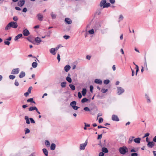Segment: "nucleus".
Segmentation results:
<instances>
[{"label":"nucleus","mask_w":156,"mask_h":156,"mask_svg":"<svg viewBox=\"0 0 156 156\" xmlns=\"http://www.w3.org/2000/svg\"><path fill=\"white\" fill-rule=\"evenodd\" d=\"M119 150L120 153L122 154H124L128 151L127 148L126 147H120Z\"/></svg>","instance_id":"obj_1"},{"label":"nucleus","mask_w":156,"mask_h":156,"mask_svg":"<svg viewBox=\"0 0 156 156\" xmlns=\"http://www.w3.org/2000/svg\"><path fill=\"white\" fill-rule=\"evenodd\" d=\"M124 90L122 87H117V93L119 95L121 94L124 92Z\"/></svg>","instance_id":"obj_2"},{"label":"nucleus","mask_w":156,"mask_h":156,"mask_svg":"<svg viewBox=\"0 0 156 156\" xmlns=\"http://www.w3.org/2000/svg\"><path fill=\"white\" fill-rule=\"evenodd\" d=\"M23 33L25 36H28L30 34V32L29 30L25 27L23 28Z\"/></svg>","instance_id":"obj_3"},{"label":"nucleus","mask_w":156,"mask_h":156,"mask_svg":"<svg viewBox=\"0 0 156 156\" xmlns=\"http://www.w3.org/2000/svg\"><path fill=\"white\" fill-rule=\"evenodd\" d=\"M20 72V69L19 68L13 69L11 73L12 74H18Z\"/></svg>","instance_id":"obj_4"},{"label":"nucleus","mask_w":156,"mask_h":156,"mask_svg":"<svg viewBox=\"0 0 156 156\" xmlns=\"http://www.w3.org/2000/svg\"><path fill=\"white\" fill-rule=\"evenodd\" d=\"M11 23V27L14 28H16L18 27L17 23L14 21H12L9 23Z\"/></svg>","instance_id":"obj_5"},{"label":"nucleus","mask_w":156,"mask_h":156,"mask_svg":"<svg viewBox=\"0 0 156 156\" xmlns=\"http://www.w3.org/2000/svg\"><path fill=\"white\" fill-rule=\"evenodd\" d=\"M87 144V142L86 141L84 144H80V149L81 150H84Z\"/></svg>","instance_id":"obj_6"},{"label":"nucleus","mask_w":156,"mask_h":156,"mask_svg":"<svg viewBox=\"0 0 156 156\" xmlns=\"http://www.w3.org/2000/svg\"><path fill=\"white\" fill-rule=\"evenodd\" d=\"M37 17L38 20L40 21H42L43 19V16L41 13H38L37 15Z\"/></svg>","instance_id":"obj_7"},{"label":"nucleus","mask_w":156,"mask_h":156,"mask_svg":"<svg viewBox=\"0 0 156 156\" xmlns=\"http://www.w3.org/2000/svg\"><path fill=\"white\" fill-rule=\"evenodd\" d=\"M112 120L115 121H118L119 120V119L118 116L115 115H112Z\"/></svg>","instance_id":"obj_8"},{"label":"nucleus","mask_w":156,"mask_h":156,"mask_svg":"<svg viewBox=\"0 0 156 156\" xmlns=\"http://www.w3.org/2000/svg\"><path fill=\"white\" fill-rule=\"evenodd\" d=\"M155 145V143L153 141H150L148 142L147 144V146L149 148H152Z\"/></svg>","instance_id":"obj_9"},{"label":"nucleus","mask_w":156,"mask_h":156,"mask_svg":"<svg viewBox=\"0 0 156 156\" xmlns=\"http://www.w3.org/2000/svg\"><path fill=\"white\" fill-rule=\"evenodd\" d=\"M94 83L96 84H101L102 82V80L101 79H96L94 80Z\"/></svg>","instance_id":"obj_10"},{"label":"nucleus","mask_w":156,"mask_h":156,"mask_svg":"<svg viewBox=\"0 0 156 156\" xmlns=\"http://www.w3.org/2000/svg\"><path fill=\"white\" fill-rule=\"evenodd\" d=\"M50 52L53 55H55L56 54V52L55 50V48H52L50 49L49 50Z\"/></svg>","instance_id":"obj_11"},{"label":"nucleus","mask_w":156,"mask_h":156,"mask_svg":"<svg viewBox=\"0 0 156 156\" xmlns=\"http://www.w3.org/2000/svg\"><path fill=\"white\" fill-rule=\"evenodd\" d=\"M25 0H22L20 1L18 3V5L19 6H22L25 3Z\"/></svg>","instance_id":"obj_12"},{"label":"nucleus","mask_w":156,"mask_h":156,"mask_svg":"<svg viewBox=\"0 0 156 156\" xmlns=\"http://www.w3.org/2000/svg\"><path fill=\"white\" fill-rule=\"evenodd\" d=\"M141 138L140 137L136 138L133 140L137 144H139L140 143Z\"/></svg>","instance_id":"obj_13"},{"label":"nucleus","mask_w":156,"mask_h":156,"mask_svg":"<svg viewBox=\"0 0 156 156\" xmlns=\"http://www.w3.org/2000/svg\"><path fill=\"white\" fill-rule=\"evenodd\" d=\"M106 3V0H101L100 4V7H102L103 6V8H104V5H105V3Z\"/></svg>","instance_id":"obj_14"},{"label":"nucleus","mask_w":156,"mask_h":156,"mask_svg":"<svg viewBox=\"0 0 156 156\" xmlns=\"http://www.w3.org/2000/svg\"><path fill=\"white\" fill-rule=\"evenodd\" d=\"M65 21L69 24H71L72 23V20H71V19L68 18H65Z\"/></svg>","instance_id":"obj_15"},{"label":"nucleus","mask_w":156,"mask_h":156,"mask_svg":"<svg viewBox=\"0 0 156 156\" xmlns=\"http://www.w3.org/2000/svg\"><path fill=\"white\" fill-rule=\"evenodd\" d=\"M70 66L69 65H67L66 66L64 67L65 71L66 72H68L70 69Z\"/></svg>","instance_id":"obj_16"},{"label":"nucleus","mask_w":156,"mask_h":156,"mask_svg":"<svg viewBox=\"0 0 156 156\" xmlns=\"http://www.w3.org/2000/svg\"><path fill=\"white\" fill-rule=\"evenodd\" d=\"M35 41L36 43H38L37 44H39L41 42V39L39 37H37L35 38Z\"/></svg>","instance_id":"obj_17"},{"label":"nucleus","mask_w":156,"mask_h":156,"mask_svg":"<svg viewBox=\"0 0 156 156\" xmlns=\"http://www.w3.org/2000/svg\"><path fill=\"white\" fill-rule=\"evenodd\" d=\"M23 36V35L21 34H18L17 36L15 37L14 39V40L16 41L20 38H21Z\"/></svg>","instance_id":"obj_18"},{"label":"nucleus","mask_w":156,"mask_h":156,"mask_svg":"<svg viewBox=\"0 0 156 156\" xmlns=\"http://www.w3.org/2000/svg\"><path fill=\"white\" fill-rule=\"evenodd\" d=\"M25 76V73L23 71H22L20 72L19 75V77L20 78H22L23 77H24Z\"/></svg>","instance_id":"obj_19"},{"label":"nucleus","mask_w":156,"mask_h":156,"mask_svg":"<svg viewBox=\"0 0 156 156\" xmlns=\"http://www.w3.org/2000/svg\"><path fill=\"white\" fill-rule=\"evenodd\" d=\"M37 108L35 106L31 107H30L29 108V111H33L34 110L37 111Z\"/></svg>","instance_id":"obj_20"},{"label":"nucleus","mask_w":156,"mask_h":156,"mask_svg":"<svg viewBox=\"0 0 156 156\" xmlns=\"http://www.w3.org/2000/svg\"><path fill=\"white\" fill-rule=\"evenodd\" d=\"M11 23H9L5 27V30H9L11 28Z\"/></svg>","instance_id":"obj_21"},{"label":"nucleus","mask_w":156,"mask_h":156,"mask_svg":"<svg viewBox=\"0 0 156 156\" xmlns=\"http://www.w3.org/2000/svg\"><path fill=\"white\" fill-rule=\"evenodd\" d=\"M56 145L54 143H52L51 144L50 149L52 150H54L55 148Z\"/></svg>","instance_id":"obj_22"},{"label":"nucleus","mask_w":156,"mask_h":156,"mask_svg":"<svg viewBox=\"0 0 156 156\" xmlns=\"http://www.w3.org/2000/svg\"><path fill=\"white\" fill-rule=\"evenodd\" d=\"M87 93V90L85 88H83L82 91V94L84 96H85Z\"/></svg>","instance_id":"obj_23"},{"label":"nucleus","mask_w":156,"mask_h":156,"mask_svg":"<svg viewBox=\"0 0 156 156\" xmlns=\"http://www.w3.org/2000/svg\"><path fill=\"white\" fill-rule=\"evenodd\" d=\"M76 105V102L75 101H73L70 103V105L73 107V106H75Z\"/></svg>","instance_id":"obj_24"},{"label":"nucleus","mask_w":156,"mask_h":156,"mask_svg":"<svg viewBox=\"0 0 156 156\" xmlns=\"http://www.w3.org/2000/svg\"><path fill=\"white\" fill-rule=\"evenodd\" d=\"M42 151L44 153V154L46 156H47L48 155V152L47 150L45 148H43L42 149Z\"/></svg>","instance_id":"obj_25"},{"label":"nucleus","mask_w":156,"mask_h":156,"mask_svg":"<svg viewBox=\"0 0 156 156\" xmlns=\"http://www.w3.org/2000/svg\"><path fill=\"white\" fill-rule=\"evenodd\" d=\"M51 15L52 19H55L56 18V14H54V12H52L51 13Z\"/></svg>","instance_id":"obj_26"},{"label":"nucleus","mask_w":156,"mask_h":156,"mask_svg":"<svg viewBox=\"0 0 156 156\" xmlns=\"http://www.w3.org/2000/svg\"><path fill=\"white\" fill-rule=\"evenodd\" d=\"M25 119L26 121V122L27 124H29L30 123V122L29 119V118L27 116H25Z\"/></svg>","instance_id":"obj_27"},{"label":"nucleus","mask_w":156,"mask_h":156,"mask_svg":"<svg viewBox=\"0 0 156 156\" xmlns=\"http://www.w3.org/2000/svg\"><path fill=\"white\" fill-rule=\"evenodd\" d=\"M27 102H30L31 103H35V102L34 101H33V98H30L27 100Z\"/></svg>","instance_id":"obj_28"},{"label":"nucleus","mask_w":156,"mask_h":156,"mask_svg":"<svg viewBox=\"0 0 156 156\" xmlns=\"http://www.w3.org/2000/svg\"><path fill=\"white\" fill-rule=\"evenodd\" d=\"M101 150L102 152L105 153H107L108 152V149L105 147L102 148Z\"/></svg>","instance_id":"obj_29"},{"label":"nucleus","mask_w":156,"mask_h":156,"mask_svg":"<svg viewBox=\"0 0 156 156\" xmlns=\"http://www.w3.org/2000/svg\"><path fill=\"white\" fill-rule=\"evenodd\" d=\"M69 87L71 89L73 90H74L75 89V86L73 84H69Z\"/></svg>","instance_id":"obj_30"},{"label":"nucleus","mask_w":156,"mask_h":156,"mask_svg":"<svg viewBox=\"0 0 156 156\" xmlns=\"http://www.w3.org/2000/svg\"><path fill=\"white\" fill-rule=\"evenodd\" d=\"M37 66V63L36 62H33L32 64V66L33 68H36Z\"/></svg>","instance_id":"obj_31"},{"label":"nucleus","mask_w":156,"mask_h":156,"mask_svg":"<svg viewBox=\"0 0 156 156\" xmlns=\"http://www.w3.org/2000/svg\"><path fill=\"white\" fill-rule=\"evenodd\" d=\"M66 80L69 83H71L72 82V79L69 76H67L66 78Z\"/></svg>","instance_id":"obj_32"},{"label":"nucleus","mask_w":156,"mask_h":156,"mask_svg":"<svg viewBox=\"0 0 156 156\" xmlns=\"http://www.w3.org/2000/svg\"><path fill=\"white\" fill-rule=\"evenodd\" d=\"M66 82H62L61 83V85L62 87H65L66 86Z\"/></svg>","instance_id":"obj_33"},{"label":"nucleus","mask_w":156,"mask_h":156,"mask_svg":"<svg viewBox=\"0 0 156 156\" xmlns=\"http://www.w3.org/2000/svg\"><path fill=\"white\" fill-rule=\"evenodd\" d=\"M88 99L86 98H84L81 100V102L82 103H84L88 101Z\"/></svg>","instance_id":"obj_34"},{"label":"nucleus","mask_w":156,"mask_h":156,"mask_svg":"<svg viewBox=\"0 0 156 156\" xmlns=\"http://www.w3.org/2000/svg\"><path fill=\"white\" fill-rule=\"evenodd\" d=\"M110 4L109 3H105V5H104V8L108 7L110 6Z\"/></svg>","instance_id":"obj_35"},{"label":"nucleus","mask_w":156,"mask_h":156,"mask_svg":"<svg viewBox=\"0 0 156 156\" xmlns=\"http://www.w3.org/2000/svg\"><path fill=\"white\" fill-rule=\"evenodd\" d=\"M134 138V136H131L130 137L129 139V141H128V143H131L132 141H133V139Z\"/></svg>","instance_id":"obj_36"},{"label":"nucleus","mask_w":156,"mask_h":156,"mask_svg":"<svg viewBox=\"0 0 156 156\" xmlns=\"http://www.w3.org/2000/svg\"><path fill=\"white\" fill-rule=\"evenodd\" d=\"M108 90V89H105L104 88H102L101 89V91L103 93H105Z\"/></svg>","instance_id":"obj_37"},{"label":"nucleus","mask_w":156,"mask_h":156,"mask_svg":"<svg viewBox=\"0 0 156 156\" xmlns=\"http://www.w3.org/2000/svg\"><path fill=\"white\" fill-rule=\"evenodd\" d=\"M45 145L46 146H49L50 145V143L49 141H48V140H46L45 141Z\"/></svg>","instance_id":"obj_38"},{"label":"nucleus","mask_w":156,"mask_h":156,"mask_svg":"<svg viewBox=\"0 0 156 156\" xmlns=\"http://www.w3.org/2000/svg\"><path fill=\"white\" fill-rule=\"evenodd\" d=\"M110 82V81L108 80H106L104 81V83L105 84H108Z\"/></svg>","instance_id":"obj_39"},{"label":"nucleus","mask_w":156,"mask_h":156,"mask_svg":"<svg viewBox=\"0 0 156 156\" xmlns=\"http://www.w3.org/2000/svg\"><path fill=\"white\" fill-rule=\"evenodd\" d=\"M136 76L139 70L138 66L137 65H136Z\"/></svg>","instance_id":"obj_40"},{"label":"nucleus","mask_w":156,"mask_h":156,"mask_svg":"<svg viewBox=\"0 0 156 156\" xmlns=\"http://www.w3.org/2000/svg\"><path fill=\"white\" fill-rule=\"evenodd\" d=\"M88 32L90 34H93L94 33V30L93 29H92L89 30Z\"/></svg>","instance_id":"obj_41"},{"label":"nucleus","mask_w":156,"mask_h":156,"mask_svg":"<svg viewBox=\"0 0 156 156\" xmlns=\"http://www.w3.org/2000/svg\"><path fill=\"white\" fill-rule=\"evenodd\" d=\"M123 17L122 16V15H120L119 16V22L120 21L122 20H123Z\"/></svg>","instance_id":"obj_42"},{"label":"nucleus","mask_w":156,"mask_h":156,"mask_svg":"<svg viewBox=\"0 0 156 156\" xmlns=\"http://www.w3.org/2000/svg\"><path fill=\"white\" fill-rule=\"evenodd\" d=\"M9 77L10 79L13 80L15 78V76L12 75H10L9 76Z\"/></svg>","instance_id":"obj_43"},{"label":"nucleus","mask_w":156,"mask_h":156,"mask_svg":"<svg viewBox=\"0 0 156 156\" xmlns=\"http://www.w3.org/2000/svg\"><path fill=\"white\" fill-rule=\"evenodd\" d=\"M63 37L65 39L67 40L70 38V36L69 35H65L63 36Z\"/></svg>","instance_id":"obj_44"},{"label":"nucleus","mask_w":156,"mask_h":156,"mask_svg":"<svg viewBox=\"0 0 156 156\" xmlns=\"http://www.w3.org/2000/svg\"><path fill=\"white\" fill-rule=\"evenodd\" d=\"M103 121V119L102 118L100 117L99 119L98 122L99 123H101Z\"/></svg>","instance_id":"obj_45"},{"label":"nucleus","mask_w":156,"mask_h":156,"mask_svg":"<svg viewBox=\"0 0 156 156\" xmlns=\"http://www.w3.org/2000/svg\"><path fill=\"white\" fill-rule=\"evenodd\" d=\"M83 110L86 111H90V109L87 107H85L83 108Z\"/></svg>","instance_id":"obj_46"},{"label":"nucleus","mask_w":156,"mask_h":156,"mask_svg":"<svg viewBox=\"0 0 156 156\" xmlns=\"http://www.w3.org/2000/svg\"><path fill=\"white\" fill-rule=\"evenodd\" d=\"M72 108H73V109L74 110H77L79 108V107H78V106H76V105L75 106H73V107Z\"/></svg>","instance_id":"obj_47"},{"label":"nucleus","mask_w":156,"mask_h":156,"mask_svg":"<svg viewBox=\"0 0 156 156\" xmlns=\"http://www.w3.org/2000/svg\"><path fill=\"white\" fill-rule=\"evenodd\" d=\"M14 84L16 86H18L19 85V83L16 80L15 81Z\"/></svg>","instance_id":"obj_48"},{"label":"nucleus","mask_w":156,"mask_h":156,"mask_svg":"<svg viewBox=\"0 0 156 156\" xmlns=\"http://www.w3.org/2000/svg\"><path fill=\"white\" fill-rule=\"evenodd\" d=\"M30 122L31 123H35V122L34 120L32 118H30Z\"/></svg>","instance_id":"obj_49"},{"label":"nucleus","mask_w":156,"mask_h":156,"mask_svg":"<svg viewBox=\"0 0 156 156\" xmlns=\"http://www.w3.org/2000/svg\"><path fill=\"white\" fill-rule=\"evenodd\" d=\"M30 130L28 128H26L25 130V133H30Z\"/></svg>","instance_id":"obj_50"},{"label":"nucleus","mask_w":156,"mask_h":156,"mask_svg":"<svg viewBox=\"0 0 156 156\" xmlns=\"http://www.w3.org/2000/svg\"><path fill=\"white\" fill-rule=\"evenodd\" d=\"M32 88V87H29L28 89L27 92L29 93H31V91Z\"/></svg>","instance_id":"obj_51"},{"label":"nucleus","mask_w":156,"mask_h":156,"mask_svg":"<svg viewBox=\"0 0 156 156\" xmlns=\"http://www.w3.org/2000/svg\"><path fill=\"white\" fill-rule=\"evenodd\" d=\"M13 19L15 21H17L18 20V19L17 16H15L13 17Z\"/></svg>","instance_id":"obj_52"},{"label":"nucleus","mask_w":156,"mask_h":156,"mask_svg":"<svg viewBox=\"0 0 156 156\" xmlns=\"http://www.w3.org/2000/svg\"><path fill=\"white\" fill-rule=\"evenodd\" d=\"M78 97L80 99L81 98H82V96L81 93L80 92H79L78 93Z\"/></svg>","instance_id":"obj_53"},{"label":"nucleus","mask_w":156,"mask_h":156,"mask_svg":"<svg viewBox=\"0 0 156 156\" xmlns=\"http://www.w3.org/2000/svg\"><path fill=\"white\" fill-rule=\"evenodd\" d=\"M4 43H5V45H9L10 44V42L9 41H5Z\"/></svg>","instance_id":"obj_54"},{"label":"nucleus","mask_w":156,"mask_h":156,"mask_svg":"<svg viewBox=\"0 0 156 156\" xmlns=\"http://www.w3.org/2000/svg\"><path fill=\"white\" fill-rule=\"evenodd\" d=\"M150 135L149 133H147L145 134L144 136L143 137V138H145V137L148 136Z\"/></svg>","instance_id":"obj_55"},{"label":"nucleus","mask_w":156,"mask_h":156,"mask_svg":"<svg viewBox=\"0 0 156 156\" xmlns=\"http://www.w3.org/2000/svg\"><path fill=\"white\" fill-rule=\"evenodd\" d=\"M102 137V134L98 135L97 139L98 140L101 139Z\"/></svg>","instance_id":"obj_56"},{"label":"nucleus","mask_w":156,"mask_h":156,"mask_svg":"<svg viewBox=\"0 0 156 156\" xmlns=\"http://www.w3.org/2000/svg\"><path fill=\"white\" fill-rule=\"evenodd\" d=\"M91 58V56L89 55H87L86 57V58L88 60H90V59Z\"/></svg>","instance_id":"obj_57"},{"label":"nucleus","mask_w":156,"mask_h":156,"mask_svg":"<svg viewBox=\"0 0 156 156\" xmlns=\"http://www.w3.org/2000/svg\"><path fill=\"white\" fill-rule=\"evenodd\" d=\"M57 59L58 60V62H59L60 61V56L59 54H58Z\"/></svg>","instance_id":"obj_58"},{"label":"nucleus","mask_w":156,"mask_h":156,"mask_svg":"<svg viewBox=\"0 0 156 156\" xmlns=\"http://www.w3.org/2000/svg\"><path fill=\"white\" fill-rule=\"evenodd\" d=\"M138 154L136 153H134L131 154V156H137Z\"/></svg>","instance_id":"obj_59"},{"label":"nucleus","mask_w":156,"mask_h":156,"mask_svg":"<svg viewBox=\"0 0 156 156\" xmlns=\"http://www.w3.org/2000/svg\"><path fill=\"white\" fill-rule=\"evenodd\" d=\"M90 91L91 92H92V90L93 89V86H92V85H91L90 86Z\"/></svg>","instance_id":"obj_60"},{"label":"nucleus","mask_w":156,"mask_h":156,"mask_svg":"<svg viewBox=\"0 0 156 156\" xmlns=\"http://www.w3.org/2000/svg\"><path fill=\"white\" fill-rule=\"evenodd\" d=\"M104 153H103L102 152H101L99 153V156H104Z\"/></svg>","instance_id":"obj_61"},{"label":"nucleus","mask_w":156,"mask_h":156,"mask_svg":"<svg viewBox=\"0 0 156 156\" xmlns=\"http://www.w3.org/2000/svg\"><path fill=\"white\" fill-rule=\"evenodd\" d=\"M27 9L26 8H24L23 10V12H27Z\"/></svg>","instance_id":"obj_62"},{"label":"nucleus","mask_w":156,"mask_h":156,"mask_svg":"<svg viewBox=\"0 0 156 156\" xmlns=\"http://www.w3.org/2000/svg\"><path fill=\"white\" fill-rule=\"evenodd\" d=\"M60 47V45H58L57 46V47H56L55 48V51H57V50H58V49Z\"/></svg>","instance_id":"obj_63"},{"label":"nucleus","mask_w":156,"mask_h":156,"mask_svg":"<svg viewBox=\"0 0 156 156\" xmlns=\"http://www.w3.org/2000/svg\"><path fill=\"white\" fill-rule=\"evenodd\" d=\"M153 142H156V136L153 138Z\"/></svg>","instance_id":"obj_64"}]
</instances>
